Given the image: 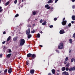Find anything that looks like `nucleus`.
Segmentation results:
<instances>
[{
	"instance_id": "1",
	"label": "nucleus",
	"mask_w": 75,
	"mask_h": 75,
	"mask_svg": "<svg viewBox=\"0 0 75 75\" xmlns=\"http://www.w3.org/2000/svg\"><path fill=\"white\" fill-rule=\"evenodd\" d=\"M30 29L28 28V29L26 30V33L27 35H28V39L30 38L31 37H32V35L31 34H30Z\"/></svg>"
},
{
	"instance_id": "2",
	"label": "nucleus",
	"mask_w": 75,
	"mask_h": 75,
	"mask_svg": "<svg viewBox=\"0 0 75 75\" xmlns=\"http://www.w3.org/2000/svg\"><path fill=\"white\" fill-rule=\"evenodd\" d=\"M25 44V40L24 39H21L20 40V45L21 46L24 45Z\"/></svg>"
},
{
	"instance_id": "3",
	"label": "nucleus",
	"mask_w": 75,
	"mask_h": 75,
	"mask_svg": "<svg viewBox=\"0 0 75 75\" xmlns=\"http://www.w3.org/2000/svg\"><path fill=\"white\" fill-rule=\"evenodd\" d=\"M63 47H64L63 43H60L58 45V49H59V50H62V49H63Z\"/></svg>"
},
{
	"instance_id": "4",
	"label": "nucleus",
	"mask_w": 75,
	"mask_h": 75,
	"mask_svg": "<svg viewBox=\"0 0 75 75\" xmlns=\"http://www.w3.org/2000/svg\"><path fill=\"white\" fill-rule=\"evenodd\" d=\"M65 33V31L63 29H62L59 32V33L60 34H64Z\"/></svg>"
},
{
	"instance_id": "5",
	"label": "nucleus",
	"mask_w": 75,
	"mask_h": 75,
	"mask_svg": "<svg viewBox=\"0 0 75 75\" xmlns=\"http://www.w3.org/2000/svg\"><path fill=\"white\" fill-rule=\"evenodd\" d=\"M36 57V55L35 54H32V56L31 57H32V59H35V58Z\"/></svg>"
},
{
	"instance_id": "6",
	"label": "nucleus",
	"mask_w": 75,
	"mask_h": 75,
	"mask_svg": "<svg viewBox=\"0 0 75 75\" xmlns=\"http://www.w3.org/2000/svg\"><path fill=\"white\" fill-rule=\"evenodd\" d=\"M67 21H62V24L63 25H65L67 24Z\"/></svg>"
},
{
	"instance_id": "7",
	"label": "nucleus",
	"mask_w": 75,
	"mask_h": 75,
	"mask_svg": "<svg viewBox=\"0 0 75 75\" xmlns=\"http://www.w3.org/2000/svg\"><path fill=\"white\" fill-rule=\"evenodd\" d=\"M69 71H75V67H74L71 68H70L69 69Z\"/></svg>"
},
{
	"instance_id": "8",
	"label": "nucleus",
	"mask_w": 75,
	"mask_h": 75,
	"mask_svg": "<svg viewBox=\"0 0 75 75\" xmlns=\"http://www.w3.org/2000/svg\"><path fill=\"white\" fill-rule=\"evenodd\" d=\"M12 69L11 68H10L8 70V72L9 74H11L12 72Z\"/></svg>"
},
{
	"instance_id": "9",
	"label": "nucleus",
	"mask_w": 75,
	"mask_h": 75,
	"mask_svg": "<svg viewBox=\"0 0 75 75\" xmlns=\"http://www.w3.org/2000/svg\"><path fill=\"white\" fill-rule=\"evenodd\" d=\"M62 74L63 75H68L69 74L68 73V72L65 71L63 72Z\"/></svg>"
},
{
	"instance_id": "10",
	"label": "nucleus",
	"mask_w": 75,
	"mask_h": 75,
	"mask_svg": "<svg viewBox=\"0 0 75 75\" xmlns=\"http://www.w3.org/2000/svg\"><path fill=\"white\" fill-rule=\"evenodd\" d=\"M45 7L46 8H47V10H49L50 8V6H49V5L47 4L45 5Z\"/></svg>"
},
{
	"instance_id": "11",
	"label": "nucleus",
	"mask_w": 75,
	"mask_h": 75,
	"mask_svg": "<svg viewBox=\"0 0 75 75\" xmlns=\"http://www.w3.org/2000/svg\"><path fill=\"white\" fill-rule=\"evenodd\" d=\"M32 55V54L31 53H29L27 54V57L28 58H30V57H31Z\"/></svg>"
},
{
	"instance_id": "12",
	"label": "nucleus",
	"mask_w": 75,
	"mask_h": 75,
	"mask_svg": "<svg viewBox=\"0 0 75 75\" xmlns=\"http://www.w3.org/2000/svg\"><path fill=\"white\" fill-rule=\"evenodd\" d=\"M35 72L34 70L32 69L30 71V73L31 74H33Z\"/></svg>"
},
{
	"instance_id": "13",
	"label": "nucleus",
	"mask_w": 75,
	"mask_h": 75,
	"mask_svg": "<svg viewBox=\"0 0 75 75\" xmlns=\"http://www.w3.org/2000/svg\"><path fill=\"white\" fill-rule=\"evenodd\" d=\"M11 54L10 53L9 54H8L6 56V58H10V57H11Z\"/></svg>"
},
{
	"instance_id": "14",
	"label": "nucleus",
	"mask_w": 75,
	"mask_h": 75,
	"mask_svg": "<svg viewBox=\"0 0 75 75\" xmlns=\"http://www.w3.org/2000/svg\"><path fill=\"white\" fill-rule=\"evenodd\" d=\"M7 71H8V69H6L4 70V75H6V73H7Z\"/></svg>"
},
{
	"instance_id": "15",
	"label": "nucleus",
	"mask_w": 75,
	"mask_h": 75,
	"mask_svg": "<svg viewBox=\"0 0 75 75\" xmlns=\"http://www.w3.org/2000/svg\"><path fill=\"white\" fill-rule=\"evenodd\" d=\"M46 24H47V21H45L44 22L42 23V25H45Z\"/></svg>"
},
{
	"instance_id": "16",
	"label": "nucleus",
	"mask_w": 75,
	"mask_h": 75,
	"mask_svg": "<svg viewBox=\"0 0 75 75\" xmlns=\"http://www.w3.org/2000/svg\"><path fill=\"white\" fill-rule=\"evenodd\" d=\"M52 74H55V70L54 69H53L52 70Z\"/></svg>"
},
{
	"instance_id": "17",
	"label": "nucleus",
	"mask_w": 75,
	"mask_h": 75,
	"mask_svg": "<svg viewBox=\"0 0 75 75\" xmlns=\"http://www.w3.org/2000/svg\"><path fill=\"white\" fill-rule=\"evenodd\" d=\"M53 2V1H52V0H49L47 2V3H48V4H50V3H52Z\"/></svg>"
},
{
	"instance_id": "18",
	"label": "nucleus",
	"mask_w": 75,
	"mask_h": 75,
	"mask_svg": "<svg viewBox=\"0 0 75 75\" xmlns=\"http://www.w3.org/2000/svg\"><path fill=\"white\" fill-rule=\"evenodd\" d=\"M72 19L73 20H75V16L73 15L72 16Z\"/></svg>"
},
{
	"instance_id": "19",
	"label": "nucleus",
	"mask_w": 75,
	"mask_h": 75,
	"mask_svg": "<svg viewBox=\"0 0 75 75\" xmlns=\"http://www.w3.org/2000/svg\"><path fill=\"white\" fill-rule=\"evenodd\" d=\"M10 3V2H9V1H8L7 2H6L5 4V6H8V4H9Z\"/></svg>"
},
{
	"instance_id": "20",
	"label": "nucleus",
	"mask_w": 75,
	"mask_h": 75,
	"mask_svg": "<svg viewBox=\"0 0 75 75\" xmlns=\"http://www.w3.org/2000/svg\"><path fill=\"white\" fill-rule=\"evenodd\" d=\"M11 39V36H9L7 38V41H8Z\"/></svg>"
},
{
	"instance_id": "21",
	"label": "nucleus",
	"mask_w": 75,
	"mask_h": 75,
	"mask_svg": "<svg viewBox=\"0 0 75 75\" xmlns=\"http://www.w3.org/2000/svg\"><path fill=\"white\" fill-rule=\"evenodd\" d=\"M62 71H64L65 70V67H63L62 68Z\"/></svg>"
},
{
	"instance_id": "22",
	"label": "nucleus",
	"mask_w": 75,
	"mask_h": 75,
	"mask_svg": "<svg viewBox=\"0 0 75 75\" xmlns=\"http://www.w3.org/2000/svg\"><path fill=\"white\" fill-rule=\"evenodd\" d=\"M69 41L70 42V44H72V39H70L69 40Z\"/></svg>"
},
{
	"instance_id": "23",
	"label": "nucleus",
	"mask_w": 75,
	"mask_h": 75,
	"mask_svg": "<svg viewBox=\"0 0 75 75\" xmlns=\"http://www.w3.org/2000/svg\"><path fill=\"white\" fill-rule=\"evenodd\" d=\"M66 67H69V63H68L66 65Z\"/></svg>"
},
{
	"instance_id": "24",
	"label": "nucleus",
	"mask_w": 75,
	"mask_h": 75,
	"mask_svg": "<svg viewBox=\"0 0 75 75\" xmlns=\"http://www.w3.org/2000/svg\"><path fill=\"white\" fill-rule=\"evenodd\" d=\"M75 59H74V58H72L71 60V62H74V60Z\"/></svg>"
},
{
	"instance_id": "25",
	"label": "nucleus",
	"mask_w": 75,
	"mask_h": 75,
	"mask_svg": "<svg viewBox=\"0 0 75 75\" xmlns=\"http://www.w3.org/2000/svg\"><path fill=\"white\" fill-rule=\"evenodd\" d=\"M17 37H16L14 38L13 39V41H16L17 40Z\"/></svg>"
},
{
	"instance_id": "26",
	"label": "nucleus",
	"mask_w": 75,
	"mask_h": 75,
	"mask_svg": "<svg viewBox=\"0 0 75 75\" xmlns=\"http://www.w3.org/2000/svg\"><path fill=\"white\" fill-rule=\"evenodd\" d=\"M68 57H66V58L65 59V61H67L68 60Z\"/></svg>"
},
{
	"instance_id": "27",
	"label": "nucleus",
	"mask_w": 75,
	"mask_h": 75,
	"mask_svg": "<svg viewBox=\"0 0 75 75\" xmlns=\"http://www.w3.org/2000/svg\"><path fill=\"white\" fill-rule=\"evenodd\" d=\"M37 37H38V38H40V34L39 33L38 34Z\"/></svg>"
},
{
	"instance_id": "28",
	"label": "nucleus",
	"mask_w": 75,
	"mask_h": 75,
	"mask_svg": "<svg viewBox=\"0 0 75 75\" xmlns=\"http://www.w3.org/2000/svg\"><path fill=\"white\" fill-rule=\"evenodd\" d=\"M33 15H35V14H36V12H35V11L33 12Z\"/></svg>"
},
{
	"instance_id": "29",
	"label": "nucleus",
	"mask_w": 75,
	"mask_h": 75,
	"mask_svg": "<svg viewBox=\"0 0 75 75\" xmlns=\"http://www.w3.org/2000/svg\"><path fill=\"white\" fill-rule=\"evenodd\" d=\"M3 50H4V51H5L6 50V46H4V47L3 48Z\"/></svg>"
},
{
	"instance_id": "30",
	"label": "nucleus",
	"mask_w": 75,
	"mask_h": 75,
	"mask_svg": "<svg viewBox=\"0 0 75 75\" xmlns=\"http://www.w3.org/2000/svg\"><path fill=\"white\" fill-rule=\"evenodd\" d=\"M75 5L72 6V8H73V9H75Z\"/></svg>"
},
{
	"instance_id": "31",
	"label": "nucleus",
	"mask_w": 75,
	"mask_h": 75,
	"mask_svg": "<svg viewBox=\"0 0 75 75\" xmlns=\"http://www.w3.org/2000/svg\"><path fill=\"white\" fill-rule=\"evenodd\" d=\"M19 16L18 14H17L15 16V17H17Z\"/></svg>"
},
{
	"instance_id": "32",
	"label": "nucleus",
	"mask_w": 75,
	"mask_h": 75,
	"mask_svg": "<svg viewBox=\"0 0 75 75\" xmlns=\"http://www.w3.org/2000/svg\"><path fill=\"white\" fill-rule=\"evenodd\" d=\"M42 21H43L42 19H41L40 21V23L41 24V23H42Z\"/></svg>"
},
{
	"instance_id": "33",
	"label": "nucleus",
	"mask_w": 75,
	"mask_h": 75,
	"mask_svg": "<svg viewBox=\"0 0 75 75\" xmlns=\"http://www.w3.org/2000/svg\"><path fill=\"white\" fill-rule=\"evenodd\" d=\"M17 0H15L14 1V3L15 4H17Z\"/></svg>"
},
{
	"instance_id": "34",
	"label": "nucleus",
	"mask_w": 75,
	"mask_h": 75,
	"mask_svg": "<svg viewBox=\"0 0 75 75\" xmlns=\"http://www.w3.org/2000/svg\"><path fill=\"white\" fill-rule=\"evenodd\" d=\"M55 51L57 52L58 53H59V50H58L57 49Z\"/></svg>"
},
{
	"instance_id": "35",
	"label": "nucleus",
	"mask_w": 75,
	"mask_h": 75,
	"mask_svg": "<svg viewBox=\"0 0 75 75\" xmlns=\"http://www.w3.org/2000/svg\"><path fill=\"white\" fill-rule=\"evenodd\" d=\"M68 26L69 27H71V23H70L68 25Z\"/></svg>"
},
{
	"instance_id": "36",
	"label": "nucleus",
	"mask_w": 75,
	"mask_h": 75,
	"mask_svg": "<svg viewBox=\"0 0 75 75\" xmlns=\"http://www.w3.org/2000/svg\"><path fill=\"white\" fill-rule=\"evenodd\" d=\"M31 33H35V30H34L31 32Z\"/></svg>"
},
{
	"instance_id": "37",
	"label": "nucleus",
	"mask_w": 75,
	"mask_h": 75,
	"mask_svg": "<svg viewBox=\"0 0 75 75\" xmlns=\"http://www.w3.org/2000/svg\"><path fill=\"white\" fill-rule=\"evenodd\" d=\"M54 21H56V20H57V18H54Z\"/></svg>"
},
{
	"instance_id": "38",
	"label": "nucleus",
	"mask_w": 75,
	"mask_h": 75,
	"mask_svg": "<svg viewBox=\"0 0 75 75\" xmlns=\"http://www.w3.org/2000/svg\"><path fill=\"white\" fill-rule=\"evenodd\" d=\"M8 52H9V53H10L11 52V49H9L8 51Z\"/></svg>"
},
{
	"instance_id": "39",
	"label": "nucleus",
	"mask_w": 75,
	"mask_h": 75,
	"mask_svg": "<svg viewBox=\"0 0 75 75\" xmlns=\"http://www.w3.org/2000/svg\"><path fill=\"white\" fill-rule=\"evenodd\" d=\"M69 70V68H68V67H67L66 68V71H68Z\"/></svg>"
},
{
	"instance_id": "40",
	"label": "nucleus",
	"mask_w": 75,
	"mask_h": 75,
	"mask_svg": "<svg viewBox=\"0 0 75 75\" xmlns=\"http://www.w3.org/2000/svg\"><path fill=\"white\" fill-rule=\"evenodd\" d=\"M64 64H67V62L66 61H64Z\"/></svg>"
},
{
	"instance_id": "41",
	"label": "nucleus",
	"mask_w": 75,
	"mask_h": 75,
	"mask_svg": "<svg viewBox=\"0 0 75 75\" xmlns=\"http://www.w3.org/2000/svg\"><path fill=\"white\" fill-rule=\"evenodd\" d=\"M73 37H74V38H75V33L73 34Z\"/></svg>"
},
{
	"instance_id": "42",
	"label": "nucleus",
	"mask_w": 75,
	"mask_h": 75,
	"mask_svg": "<svg viewBox=\"0 0 75 75\" xmlns=\"http://www.w3.org/2000/svg\"><path fill=\"white\" fill-rule=\"evenodd\" d=\"M50 8L51 10H52V11H53L52 10H53V7H50Z\"/></svg>"
},
{
	"instance_id": "43",
	"label": "nucleus",
	"mask_w": 75,
	"mask_h": 75,
	"mask_svg": "<svg viewBox=\"0 0 75 75\" xmlns=\"http://www.w3.org/2000/svg\"><path fill=\"white\" fill-rule=\"evenodd\" d=\"M6 34V31H4L3 33V34Z\"/></svg>"
},
{
	"instance_id": "44",
	"label": "nucleus",
	"mask_w": 75,
	"mask_h": 75,
	"mask_svg": "<svg viewBox=\"0 0 75 75\" xmlns=\"http://www.w3.org/2000/svg\"><path fill=\"white\" fill-rule=\"evenodd\" d=\"M50 28H52L53 27V26L52 25H51L50 26Z\"/></svg>"
},
{
	"instance_id": "45",
	"label": "nucleus",
	"mask_w": 75,
	"mask_h": 75,
	"mask_svg": "<svg viewBox=\"0 0 75 75\" xmlns=\"http://www.w3.org/2000/svg\"><path fill=\"white\" fill-rule=\"evenodd\" d=\"M5 43H6V41H4L2 42V44H5Z\"/></svg>"
},
{
	"instance_id": "46",
	"label": "nucleus",
	"mask_w": 75,
	"mask_h": 75,
	"mask_svg": "<svg viewBox=\"0 0 75 75\" xmlns=\"http://www.w3.org/2000/svg\"><path fill=\"white\" fill-rule=\"evenodd\" d=\"M28 64H29V63L28 62H27L26 63V65H28Z\"/></svg>"
},
{
	"instance_id": "47",
	"label": "nucleus",
	"mask_w": 75,
	"mask_h": 75,
	"mask_svg": "<svg viewBox=\"0 0 75 75\" xmlns=\"http://www.w3.org/2000/svg\"><path fill=\"white\" fill-rule=\"evenodd\" d=\"M71 1L74 2H75V0H71Z\"/></svg>"
},
{
	"instance_id": "48",
	"label": "nucleus",
	"mask_w": 75,
	"mask_h": 75,
	"mask_svg": "<svg viewBox=\"0 0 75 75\" xmlns=\"http://www.w3.org/2000/svg\"><path fill=\"white\" fill-rule=\"evenodd\" d=\"M65 20V18H64L63 19V21H65L64 20Z\"/></svg>"
},
{
	"instance_id": "49",
	"label": "nucleus",
	"mask_w": 75,
	"mask_h": 75,
	"mask_svg": "<svg viewBox=\"0 0 75 75\" xmlns=\"http://www.w3.org/2000/svg\"><path fill=\"white\" fill-rule=\"evenodd\" d=\"M30 21V18H29L28 20V22H29V21Z\"/></svg>"
},
{
	"instance_id": "50",
	"label": "nucleus",
	"mask_w": 75,
	"mask_h": 75,
	"mask_svg": "<svg viewBox=\"0 0 75 75\" xmlns=\"http://www.w3.org/2000/svg\"><path fill=\"white\" fill-rule=\"evenodd\" d=\"M55 0V3H57V1H58V0Z\"/></svg>"
},
{
	"instance_id": "51",
	"label": "nucleus",
	"mask_w": 75,
	"mask_h": 75,
	"mask_svg": "<svg viewBox=\"0 0 75 75\" xmlns=\"http://www.w3.org/2000/svg\"><path fill=\"white\" fill-rule=\"evenodd\" d=\"M71 23L72 24H74V21H71Z\"/></svg>"
},
{
	"instance_id": "52",
	"label": "nucleus",
	"mask_w": 75,
	"mask_h": 75,
	"mask_svg": "<svg viewBox=\"0 0 75 75\" xmlns=\"http://www.w3.org/2000/svg\"><path fill=\"white\" fill-rule=\"evenodd\" d=\"M1 11H3V9H0V13Z\"/></svg>"
},
{
	"instance_id": "53",
	"label": "nucleus",
	"mask_w": 75,
	"mask_h": 75,
	"mask_svg": "<svg viewBox=\"0 0 75 75\" xmlns=\"http://www.w3.org/2000/svg\"><path fill=\"white\" fill-rule=\"evenodd\" d=\"M0 58H1L2 57V54H0Z\"/></svg>"
},
{
	"instance_id": "54",
	"label": "nucleus",
	"mask_w": 75,
	"mask_h": 75,
	"mask_svg": "<svg viewBox=\"0 0 75 75\" xmlns=\"http://www.w3.org/2000/svg\"><path fill=\"white\" fill-rule=\"evenodd\" d=\"M35 23H34L33 25V26H35Z\"/></svg>"
},
{
	"instance_id": "55",
	"label": "nucleus",
	"mask_w": 75,
	"mask_h": 75,
	"mask_svg": "<svg viewBox=\"0 0 75 75\" xmlns=\"http://www.w3.org/2000/svg\"><path fill=\"white\" fill-rule=\"evenodd\" d=\"M2 8V7L0 6V10H1Z\"/></svg>"
},
{
	"instance_id": "56",
	"label": "nucleus",
	"mask_w": 75,
	"mask_h": 75,
	"mask_svg": "<svg viewBox=\"0 0 75 75\" xmlns=\"http://www.w3.org/2000/svg\"><path fill=\"white\" fill-rule=\"evenodd\" d=\"M40 46L41 47H42V45H40Z\"/></svg>"
},
{
	"instance_id": "57",
	"label": "nucleus",
	"mask_w": 75,
	"mask_h": 75,
	"mask_svg": "<svg viewBox=\"0 0 75 75\" xmlns=\"http://www.w3.org/2000/svg\"><path fill=\"white\" fill-rule=\"evenodd\" d=\"M48 75H51V74L50 73H49L48 74Z\"/></svg>"
},
{
	"instance_id": "58",
	"label": "nucleus",
	"mask_w": 75,
	"mask_h": 75,
	"mask_svg": "<svg viewBox=\"0 0 75 75\" xmlns=\"http://www.w3.org/2000/svg\"><path fill=\"white\" fill-rule=\"evenodd\" d=\"M71 50H70L69 51V53H71Z\"/></svg>"
},
{
	"instance_id": "59",
	"label": "nucleus",
	"mask_w": 75,
	"mask_h": 75,
	"mask_svg": "<svg viewBox=\"0 0 75 75\" xmlns=\"http://www.w3.org/2000/svg\"><path fill=\"white\" fill-rule=\"evenodd\" d=\"M40 33H41V34H42V31H41V32H40Z\"/></svg>"
},
{
	"instance_id": "60",
	"label": "nucleus",
	"mask_w": 75,
	"mask_h": 75,
	"mask_svg": "<svg viewBox=\"0 0 75 75\" xmlns=\"http://www.w3.org/2000/svg\"><path fill=\"white\" fill-rule=\"evenodd\" d=\"M56 75H59V73H57Z\"/></svg>"
},
{
	"instance_id": "61",
	"label": "nucleus",
	"mask_w": 75,
	"mask_h": 75,
	"mask_svg": "<svg viewBox=\"0 0 75 75\" xmlns=\"http://www.w3.org/2000/svg\"><path fill=\"white\" fill-rule=\"evenodd\" d=\"M1 72H2V71H0V73H1Z\"/></svg>"
},
{
	"instance_id": "62",
	"label": "nucleus",
	"mask_w": 75,
	"mask_h": 75,
	"mask_svg": "<svg viewBox=\"0 0 75 75\" xmlns=\"http://www.w3.org/2000/svg\"><path fill=\"white\" fill-rule=\"evenodd\" d=\"M1 0H0V3H1Z\"/></svg>"
},
{
	"instance_id": "63",
	"label": "nucleus",
	"mask_w": 75,
	"mask_h": 75,
	"mask_svg": "<svg viewBox=\"0 0 75 75\" xmlns=\"http://www.w3.org/2000/svg\"><path fill=\"white\" fill-rule=\"evenodd\" d=\"M57 72H59V70H57Z\"/></svg>"
},
{
	"instance_id": "64",
	"label": "nucleus",
	"mask_w": 75,
	"mask_h": 75,
	"mask_svg": "<svg viewBox=\"0 0 75 75\" xmlns=\"http://www.w3.org/2000/svg\"><path fill=\"white\" fill-rule=\"evenodd\" d=\"M24 1V0H22V2H23V1Z\"/></svg>"
}]
</instances>
